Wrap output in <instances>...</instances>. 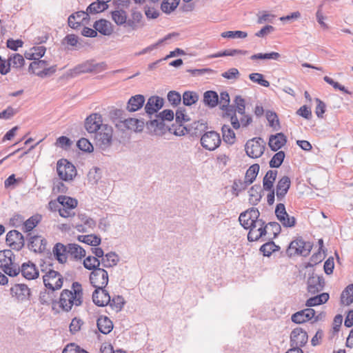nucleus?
Returning a JSON list of instances; mask_svg holds the SVG:
<instances>
[{"instance_id": "nucleus-54", "label": "nucleus", "mask_w": 353, "mask_h": 353, "mask_svg": "<svg viewBox=\"0 0 353 353\" xmlns=\"http://www.w3.org/2000/svg\"><path fill=\"white\" fill-rule=\"evenodd\" d=\"M8 59L10 62V66L13 68H21L25 63L24 58L20 54H14L10 56Z\"/></svg>"}, {"instance_id": "nucleus-33", "label": "nucleus", "mask_w": 353, "mask_h": 353, "mask_svg": "<svg viewBox=\"0 0 353 353\" xmlns=\"http://www.w3.org/2000/svg\"><path fill=\"white\" fill-rule=\"evenodd\" d=\"M277 175L276 170H268L263 179V187L265 190H271L273 189V184Z\"/></svg>"}, {"instance_id": "nucleus-31", "label": "nucleus", "mask_w": 353, "mask_h": 353, "mask_svg": "<svg viewBox=\"0 0 353 353\" xmlns=\"http://www.w3.org/2000/svg\"><path fill=\"white\" fill-rule=\"evenodd\" d=\"M203 103L209 108H214L219 104V95L216 92L208 90L203 93Z\"/></svg>"}, {"instance_id": "nucleus-1", "label": "nucleus", "mask_w": 353, "mask_h": 353, "mask_svg": "<svg viewBox=\"0 0 353 353\" xmlns=\"http://www.w3.org/2000/svg\"><path fill=\"white\" fill-rule=\"evenodd\" d=\"M83 303V290L81 285L74 282L72 290H63L60 295L59 306L63 310L69 312L73 305L79 306Z\"/></svg>"}, {"instance_id": "nucleus-17", "label": "nucleus", "mask_w": 353, "mask_h": 353, "mask_svg": "<svg viewBox=\"0 0 353 353\" xmlns=\"http://www.w3.org/2000/svg\"><path fill=\"white\" fill-rule=\"evenodd\" d=\"M28 239V248L34 252H42L46 250L47 241L46 239L39 235L27 234Z\"/></svg>"}, {"instance_id": "nucleus-45", "label": "nucleus", "mask_w": 353, "mask_h": 353, "mask_svg": "<svg viewBox=\"0 0 353 353\" xmlns=\"http://www.w3.org/2000/svg\"><path fill=\"white\" fill-rule=\"evenodd\" d=\"M179 2L180 0H163L161 4V9L163 12L170 14L177 8Z\"/></svg>"}, {"instance_id": "nucleus-56", "label": "nucleus", "mask_w": 353, "mask_h": 353, "mask_svg": "<svg viewBox=\"0 0 353 353\" xmlns=\"http://www.w3.org/2000/svg\"><path fill=\"white\" fill-rule=\"evenodd\" d=\"M250 184L245 181L241 179L234 180L232 185V190L236 196H238L239 192L245 190Z\"/></svg>"}, {"instance_id": "nucleus-13", "label": "nucleus", "mask_w": 353, "mask_h": 353, "mask_svg": "<svg viewBox=\"0 0 353 353\" xmlns=\"http://www.w3.org/2000/svg\"><path fill=\"white\" fill-rule=\"evenodd\" d=\"M268 225L262 219H259L254 225L249 228L248 234V240L249 241H256L265 236L267 233Z\"/></svg>"}, {"instance_id": "nucleus-29", "label": "nucleus", "mask_w": 353, "mask_h": 353, "mask_svg": "<svg viewBox=\"0 0 353 353\" xmlns=\"http://www.w3.org/2000/svg\"><path fill=\"white\" fill-rule=\"evenodd\" d=\"M97 325L99 330L103 334H109L113 329L112 321L105 316H101L98 318Z\"/></svg>"}, {"instance_id": "nucleus-25", "label": "nucleus", "mask_w": 353, "mask_h": 353, "mask_svg": "<svg viewBox=\"0 0 353 353\" xmlns=\"http://www.w3.org/2000/svg\"><path fill=\"white\" fill-rule=\"evenodd\" d=\"M286 142V137L283 133L279 132L270 137L268 145L272 151L276 152L281 149Z\"/></svg>"}, {"instance_id": "nucleus-59", "label": "nucleus", "mask_w": 353, "mask_h": 353, "mask_svg": "<svg viewBox=\"0 0 353 353\" xmlns=\"http://www.w3.org/2000/svg\"><path fill=\"white\" fill-rule=\"evenodd\" d=\"M250 79L258 84L263 86V87H269L270 83L268 81L265 80L263 77V75L260 73H252L249 75Z\"/></svg>"}, {"instance_id": "nucleus-15", "label": "nucleus", "mask_w": 353, "mask_h": 353, "mask_svg": "<svg viewBox=\"0 0 353 353\" xmlns=\"http://www.w3.org/2000/svg\"><path fill=\"white\" fill-rule=\"evenodd\" d=\"M78 219L81 223H73L72 227L79 232H88L89 230H93L96 227V221L85 214H79Z\"/></svg>"}, {"instance_id": "nucleus-18", "label": "nucleus", "mask_w": 353, "mask_h": 353, "mask_svg": "<svg viewBox=\"0 0 353 353\" xmlns=\"http://www.w3.org/2000/svg\"><path fill=\"white\" fill-rule=\"evenodd\" d=\"M92 301L97 306L103 307L111 301V297L105 288H95L92 293Z\"/></svg>"}, {"instance_id": "nucleus-55", "label": "nucleus", "mask_w": 353, "mask_h": 353, "mask_svg": "<svg viewBox=\"0 0 353 353\" xmlns=\"http://www.w3.org/2000/svg\"><path fill=\"white\" fill-rule=\"evenodd\" d=\"M146 124L148 128L153 129L154 132H157V130L162 131L165 127L164 120H162L160 118L151 120L147 122Z\"/></svg>"}, {"instance_id": "nucleus-27", "label": "nucleus", "mask_w": 353, "mask_h": 353, "mask_svg": "<svg viewBox=\"0 0 353 353\" xmlns=\"http://www.w3.org/2000/svg\"><path fill=\"white\" fill-rule=\"evenodd\" d=\"M88 17V12L79 11L77 12L72 14H71L68 17V25L73 29L77 28L80 26L81 23L83 21V20L87 19Z\"/></svg>"}, {"instance_id": "nucleus-10", "label": "nucleus", "mask_w": 353, "mask_h": 353, "mask_svg": "<svg viewBox=\"0 0 353 353\" xmlns=\"http://www.w3.org/2000/svg\"><path fill=\"white\" fill-rule=\"evenodd\" d=\"M108 274L103 268L94 269L90 275V281L94 288H105L108 283Z\"/></svg>"}, {"instance_id": "nucleus-30", "label": "nucleus", "mask_w": 353, "mask_h": 353, "mask_svg": "<svg viewBox=\"0 0 353 353\" xmlns=\"http://www.w3.org/2000/svg\"><path fill=\"white\" fill-rule=\"evenodd\" d=\"M68 255L74 259H81L85 256V250L79 245L76 243H68L66 245Z\"/></svg>"}, {"instance_id": "nucleus-8", "label": "nucleus", "mask_w": 353, "mask_h": 353, "mask_svg": "<svg viewBox=\"0 0 353 353\" xmlns=\"http://www.w3.org/2000/svg\"><path fill=\"white\" fill-rule=\"evenodd\" d=\"M221 139L219 133L215 131L205 132L201 137V144L205 150L213 151L221 144Z\"/></svg>"}, {"instance_id": "nucleus-39", "label": "nucleus", "mask_w": 353, "mask_h": 353, "mask_svg": "<svg viewBox=\"0 0 353 353\" xmlns=\"http://www.w3.org/2000/svg\"><path fill=\"white\" fill-rule=\"evenodd\" d=\"M249 201L250 203L255 205H256L261 199V186L259 185H253L249 190Z\"/></svg>"}, {"instance_id": "nucleus-36", "label": "nucleus", "mask_w": 353, "mask_h": 353, "mask_svg": "<svg viewBox=\"0 0 353 353\" xmlns=\"http://www.w3.org/2000/svg\"><path fill=\"white\" fill-rule=\"evenodd\" d=\"M92 72V61L79 64L71 70L72 75L77 76L82 73Z\"/></svg>"}, {"instance_id": "nucleus-28", "label": "nucleus", "mask_w": 353, "mask_h": 353, "mask_svg": "<svg viewBox=\"0 0 353 353\" xmlns=\"http://www.w3.org/2000/svg\"><path fill=\"white\" fill-rule=\"evenodd\" d=\"M52 252L55 259L60 263H64L67 261L68 252L67 250L66 245L61 243H57L54 246Z\"/></svg>"}, {"instance_id": "nucleus-4", "label": "nucleus", "mask_w": 353, "mask_h": 353, "mask_svg": "<svg viewBox=\"0 0 353 353\" xmlns=\"http://www.w3.org/2000/svg\"><path fill=\"white\" fill-rule=\"evenodd\" d=\"M96 145L102 151H108L113 141V129L105 124L95 133Z\"/></svg>"}, {"instance_id": "nucleus-20", "label": "nucleus", "mask_w": 353, "mask_h": 353, "mask_svg": "<svg viewBox=\"0 0 353 353\" xmlns=\"http://www.w3.org/2000/svg\"><path fill=\"white\" fill-rule=\"evenodd\" d=\"M163 106V99L158 96H151L145 105V111L151 116L157 113Z\"/></svg>"}, {"instance_id": "nucleus-34", "label": "nucleus", "mask_w": 353, "mask_h": 353, "mask_svg": "<svg viewBox=\"0 0 353 353\" xmlns=\"http://www.w3.org/2000/svg\"><path fill=\"white\" fill-rule=\"evenodd\" d=\"M341 303L345 305H349L353 303V283L347 285L342 292Z\"/></svg>"}, {"instance_id": "nucleus-52", "label": "nucleus", "mask_w": 353, "mask_h": 353, "mask_svg": "<svg viewBox=\"0 0 353 353\" xmlns=\"http://www.w3.org/2000/svg\"><path fill=\"white\" fill-rule=\"evenodd\" d=\"M48 61L46 60H40L39 59L37 61H32L29 65V71H32L34 74L36 72L41 70H44L46 66H48Z\"/></svg>"}, {"instance_id": "nucleus-3", "label": "nucleus", "mask_w": 353, "mask_h": 353, "mask_svg": "<svg viewBox=\"0 0 353 353\" xmlns=\"http://www.w3.org/2000/svg\"><path fill=\"white\" fill-rule=\"evenodd\" d=\"M230 99L228 92L223 91L220 93L219 103L220 108L224 112L223 117L230 118L232 128L235 130L240 128V123L237 116L234 115V109L230 105Z\"/></svg>"}, {"instance_id": "nucleus-32", "label": "nucleus", "mask_w": 353, "mask_h": 353, "mask_svg": "<svg viewBox=\"0 0 353 353\" xmlns=\"http://www.w3.org/2000/svg\"><path fill=\"white\" fill-rule=\"evenodd\" d=\"M101 264L104 268H112L116 266L119 261V256L114 252H110L100 260Z\"/></svg>"}, {"instance_id": "nucleus-26", "label": "nucleus", "mask_w": 353, "mask_h": 353, "mask_svg": "<svg viewBox=\"0 0 353 353\" xmlns=\"http://www.w3.org/2000/svg\"><path fill=\"white\" fill-rule=\"evenodd\" d=\"M145 101V97L142 94L132 96L128 101L126 109L129 112L137 111L143 106Z\"/></svg>"}, {"instance_id": "nucleus-5", "label": "nucleus", "mask_w": 353, "mask_h": 353, "mask_svg": "<svg viewBox=\"0 0 353 353\" xmlns=\"http://www.w3.org/2000/svg\"><path fill=\"white\" fill-rule=\"evenodd\" d=\"M312 248V244L310 241H305L299 236L290 243L286 253L290 257L296 255L307 256L310 254Z\"/></svg>"}, {"instance_id": "nucleus-11", "label": "nucleus", "mask_w": 353, "mask_h": 353, "mask_svg": "<svg viewBox=\"0 0 353 353\" xmlns=\"http://www.w3.org/2000/svg\"><path fill=\"white\" fill-rule=\"evenodd\" d=\"M260 212L257 208H251L241 213L239 221L241 225L246 230L252 227L259 219Z\"/></svg>"}, {"instance_id": "nucleus-35", "label": "nucleus", "mask_w": 353, "mask_h": 353, "mask_svg": "<svg viewBox=\"0 0 353 353\" xmlns=\"http://www.w3.org/2000/svg\"><path fill=\"white\" fill-rule=\"evenodd\" d=\"M327 293H322L319 295L313 296L307 300L305 305L307 307H312L326 303L329 299Z\"/></svg>"}, {"instance_id": "nucleus-49", "label": "nucleus", "mask_w": 353, "mask_h": 353, "mask_svg": "<svg viewBox=\"0 0 353 353\" xmlns=\"http://www.w3.org/2000/svg\"><path fill=\"white\" fill-rule=\"evenodd\" d=\"M40 219L39 215L32 216L27 219L23 223L24 232H29L32 230L39 223Z\"/></svg>"}, {"instance_id": "nucleus-50", "label": "nucleus", "mask_w": 353, "mask_h": 353, "mask_svg": "<svg viewBox=\"0 0 353 353\" xmlns=\"http://www.w3.org/2000/svg\"><path fill=\"white\" fill-rule=\"evenodd\" d=\"M112 18L117 25L120 26L126 23L127 14L123 10H115L112 12Z\"/></svg>"}, {"instance_id": "nucleus-23", "label": "nucleus", "mask_w": 353, "mask_h": 353, "mask_svg": "<svg viewBox=\"0 0 353 353\" xmlns=\"http://www.w3.org/2000/svg\"><path fill=\"white\" fill-rule=\"evenodd\" d=\"M291 185L290 179L284 176L280 179L276 186V195L278 201H283Z\"/></svg>"}, {"instance_id": "nucleus-2", "label": "nucleus", "mask_w": 353, "mask_h": 353, "mask_svg": "<svg viewBox=\"0 0 353 353\" xmlns=\"http://www.w3.org/2000/svg\"><path fill=\"white\" fill-rule=\"evenodd\" d=\"M0 269L10 276H16L20 273V267L15 263V256L12 250L0 251Z\"/></svg>"}, {"instance_id": "nucleus-24", "label": "nucleus", "mask_w": 353, "mask_h": 353, "mask_svg": "<svg viewBox=\"0 0 353 353\" xmlns=\"http://www.w3.org/2000/svg\"><path fill=\"white\" fill-rule=\"evenodd\" d=\"M20 272L28 280H33L39 276V270L35 264L30 261L23 263L21 265Z\"/></svg>"}, {"instance_id": "nucleus-58", "label": "nucleus", "mask_w": 353, "mask_h": 353, "mask_svg": "<svg viewBox=\"0 0 353 353\" xmlns=\"http://www.w3.org/2000/svg\"><path fill=\"white\" fill-rule=\"evenodd\" d=\"M221 36L223 38H229V39H236V38L243 39L248 36V34H247V32L241 31V30L226 31V32H222L221 34Z\"/></svg>"}, {"instance_id": "nucleus-48", "label": "nucleus", "mask_w": 353, "mask_h": 353, "mask_svg": "<svg viewBox=\"0 0 353 353\" xmlns=\"http://www.w3.org/2000/svg\"><path fill=\"white\" fill-rule=\"evenodd\" d=\"M101 265V261L97 257L88 256L83 261V266L89 270H94L98 268Z\"/></svg>"}, {"instance_id": "nucleus-37", "label": "nucleus", "mask_w": 353, "mask_h": 353, "mask_svg": "<svg viewBox=\"0 0 353 353\" xmlns=\"http://www.w3.org/2000/svg\"><path fill=\"white\" fill-rule=\"evenodd\" d=\"M221 131L223 134V139L225 142L230 145L235 142V133L229 125H223L221 128Z\"/></svg>"}, {"instance_id": "nucleus-14", "label": "nucleus", "mask_w": 353, "mask_h": 353, "mask_svg": "<svg viewBox=\"0 0 353 353\" xmlns=\"http://www.w3.org/2000/svg\"><path fill=\"white\" fill-rule=\"evenodd\" d=\"M6 241L12 249L17 251L21 250L25 244L23 234L16 230L8 232Z\"/></svg>"}, {"instance_id": "nucleus-22", "label": "nucleus", "mask_w": 353, "mask_h": 353, "mask_svg": "<svg viewBox=\"0 0 353 353\" xmlns=\"http://www.w3.org/2000/svg\"><path fill=\"white\" fill-rule=\"evenodd\" d=\"M10 293L19 301L28 300L30 295V290L25 284H15L10 288Z\"/></svg>"}, {"instance_id": "nucleus-42", "label": "nucleus", "mask_w": 353, "mask_h": 353, "mask_svg": "<svg viewBox=\"0 0 353 353\" xmlns=\"http://www.w3.org/2000/svg\"><path fill=\"white\" fill-rule=\"evenodd\" d=\"M78 239L79 241L92 246H97L101 241V238L95 234L80 235L79 236Z\"/></svg>"}, {"instance_id": "nucleus-53", "label": "nucleus", "mask_w": 353, "mask_h": 353, "mask_svg": "<svg viewBox=\"0 0 353 353\" xmlns=\"http://www.w3.org/2000/svg\"><path fill=\"white\" fill-rule=\"evenodd\" d=\"M281 55L279 53L276 52H271L270 53H258L251 56L250 59L252 60L255 59H273L277 60L280 58Z\"/></svg>"}, {"instance_id": "nucleus-60", "label": "nucleus", "mask_w": 353, "mask_h": 353, "mask_svg": "<svg viewBox=\"0 0 353 353\" xmlns=\"http://www.w3.org/2000/svg\"><path fill=\"white\" fill-rule=\"evenodd\" d=\"M57 71V65H53L52 66H46L44 70H39L35 72V74L41 78H46L48 77H50L53 74H54Z\"/></svg>"}, {"instance_id": "nucleus-7", "label": "nucleus", "mask_w": 353, "mask_h": 353, "mask_svg": "<svg viewBox=\"0 0 353 353\" xmlns=\"http://www.w3.org/2000/svg\"><path fill=\"white\" fill-rule=\"evenodd\" d=\"M246 154L251 158H259L264 152V141L260 137H255L247 141L245 146Z\"/></svg>"}, {"instance_id": "nucleus-9", "label": "nucleus", "mask_w": 353, "mask_h": 353, "mask_svg": "<svg viewBox=\"0 0 353 353\" xmlns=\"http://www.w3.org/2000/svg\"><path fill=\"white\" fill-rule=\"evenodd\" d=\"M62 275L55 270H48V274L43 276L45 286L52 292L60 289L63 285Z\"/></svg>"}, {"instance_id": "nucleus-63", "label": "nucleus", "mask_w": 353, "mask_h": 353, "mask_svg": "<svg viewBox=\"0 0 353 353\" xmlns=\"http://www.w3.org/2000/svg\"><path fill=\"white\" fill-rule=\"evenodd\" d=\"M83 321L81 319L74 317L72 320V321H71V323L70 324V326H69L70 332L72 334H76L77 332H78L81 330V326L83 325Z\"/></svg>"}, {"instance_id": "nucleus-46", "label": "nucleus", "mask_w": 353, "mask_h": 353, "mask_svg": "<svg viewBox=\"0 0 353 353\" xmlns=\"http://www.w3.org/2000/svg\"><path fill=\"white\" fill-rule=\"evenodd\" d=\"M259 164H253L251 165L248 170L246 171L245 180L250 185L255 180L259 171Z\"/></svg>"}, {"instance_id": "nucleus-47", "label": "nucleus", "mask_w": 353, "mask_h": 353, "mask_svg": "<svg viewBox=\"0 0 353 353\" xmlns=\"http://www.w3.org/2000/svg\"><path fill=\"white\" fill-rule=\"evenodd\" d=\"M58 201L61 207L74 209L77 205V200L67 196H59Z\"/></svg>"}, {"instance_id": "nucleus-19", "label": "nucleus", "mask_w": 353, "mask_h": 353, "mask_svg": "<svg viewBox=\"0 0 353 353\" xmlns=\"http://www.w3.org/2000/svg\"><path fill=\"white\" fill-rule=\"evenodd\" d=\"M103 125L101 114L97 113L90 114L85 121V128L89 133H96Z\"/></svg>"}, {"instance_id": "nucleus-21", "label": "nucleus", "mask_w": 353, "mask_h": 353, "mask_svg": "<svg viewBox=\"0 0 353 353\" xmlns=\"http://www.w3.org/2000/svg\"><path fill=\"white\" fill-rule=\"evenodd\" d=\"M325 285L324 279L322 276L312 274L307 279V290L311 294H316L323 290Z\"/></svg>"}, {"instance_id": "nucleus-62", "label": "nucleus", "mask_w": 353, "mask_h": 353, "mask_svg": "<svg viewBox=\"0 0 353 353\" xmlns=\"http://www.w3.org/2000/svg\"><path fill=\"white\" fill-rule=\"evenodd\" d=\"M168 100L172 105L176 106L181 101V96L174 90L170 91L168 94Z\"/></svg>"}, {"instance_id": "nucleus-43", "label": "nucleus", "mask_w": 353, "mask_h": 353, "mask_svg": "<svg viewBox=\"0 0 353 353\" xmlns=\"http://www.w3.org/2000/svg\"><path fill=\"white\" fill-rule=\"evenodd\" d=\"M280 250V247L274 243V241H268L260 248V251L263 252V254L265 256H270L274 252Z\"/></svg>"}, {"instance_id": "nucleus-51", "label": "nucleus", "mask_w": 353, "mask_h": 353, "mask_svg": "<svg viewBox=\"0 0 353 353\" xmlns=\"http://www.w3.org/2000/svg\"><path fill=\"white\" fill-rule=\"evenodd\" d=\"M285 158V152L283 151H279L276 152L270 161V168H279L283 162Z\"/></svg>"}, {"instance_id": "nucleus-12", "label": "nucleus", "mask_w": 353, "mask_h": 353, "mask_svg": "<svg viewBox=\"0 0 353 353\" xmlns=\"http://www.w3.org/2000/svg\"><path fill=\"white\" fill-rule=\"evenodd\" d=\"M307 332L301 327L294 328L290 334V347L301 349L307 342Z\"/></svg>"}, {"instance_id": "nucleus-64", "label": "nucleus", "mask_w": 353, "mask_h": 353, "mask_svg": "<svg viewBox=\"0 0 353 353\" xmlns=\"http://www.w3.org/2000/svg\"><path fill=\"white\" fill-rule=\"evenodd\" d=\"M315 101L316 103L315 113L319 118H323L326 108L325 103L318 98H316Z\"/></svg>"}, {"instance_id": "nucleus-44", "label": "nucleus", "mask_w": 353, "mask_h": 353, "mask_svg": "<svg viewBox=\"0 0 353 353\" xmlns=\"http://www.w3.org/2000/svg\"><path fill=\"white\" fill-rule=\"evenodd\" d=\"M231 106L234 107V115L236 116V112L239 114H243L245 112V99L237 95L235 97L234 100V105H231Z\"/></svg>"}, {"instance_id": "nucleus-6", "label": "nucleus", "mask_w": 353, "mask_h": 353, "mask_svg": "<svg viewBox=\"0 0 353 353\" xmlns=\"http://www.w3.org/2000/svg\"><path fill=\"white\" fill-rule=\"evenodd\" d=\"M57 172L61 179L70 181L77 174V170L73 164L66 159H61L57 162Z\"/></svg>"}, {"instance_id": "nucleus-38", "label": "nucleus", "mask_w": 353, "mask_h": 353, "mask_svg": "<svg viewBox=\"0 0 353 353\" xmlns=\"http://www.w3.org/2000/svg\"><path fill=\"white\" fill-rule=\"evenodd\" d=\"M110 23L105 19L96 21L94 23V28L103 35H108L111 32Z\"/></svg>"}, {"instance_id": "nucleus-61", "label": "nucleus", "mask_w": 353, "mask_h": 353, "mask_svg": "<svg viewBox=\"0 0 353 353\" xmlns=\"http://www.w3.org/2000/svg\"><path fill=\"white\" fill-rule=\"evenodd\" d=\"M77 147L82 151L90 152L93 151V146L88 139L81 138L77 141Z\"/></svg>"}, {"instance_id": "nucleus-40", "label": "nucleus", "mask_w": 353, "mask_h": 353, "mask_svg": "<svg viewBox=\"0 0 353 353\" xmlns=\"http://www.w3.org/2000/svg\"><path fill=\"white\" fill-rule=\"evenodd\" d=\"M108 8V5L101 0L95 1L90 4L87 8V12L90 14H96L103 12Z\"/></svg>"}, {"instance_id": "nucleus-16", "label": "nucleus", "mask_w": 353, "mask_h": 353, "mask_svg": "<svg viewBox=\"0 0 353 353\" xmlns=\"http://www.w3.org/2000/svg\"><path fill=\"white\" fill-rule=\"evenodd\" d=\"M315 314L316 312L314 309L306 308L293 314L291 319L292 322L297 324L303 323L313 319L314 322H315L319 320L318 316H316Z\"/></svg>"}, {"instance_id": "nucleus-41", "label": "nucleus", "mask_w": 353, "mask_h": 353, "mask_svg": "<svg viewBox=\"0 0 353 353\" xmlns=\"http://www.w3.org/2000/svg\"><path fill=\"white\" fill-rule=\"evenodd\" d=\"M199 94L196 92L185 91L183 94V103L186 106H190L196 103L199 100Z\"/></svg>"}, {"instance_id": "nucleus-57", "label": "nucleus", "mask_w": 353, "mask_h": 353, "mask_svg": "<svg viewBox=\"0 0 353 353\" xmlns=\"http://www.w3.org/2000/svg\"><path fill=\"white\" fill-rule=\"evenodd\" d=\"M108 304H110L112 308L115 309L117 312H119L123 307L125 301L123 296L118 295L114 296Z\"/></svg>"}]
</instances>
